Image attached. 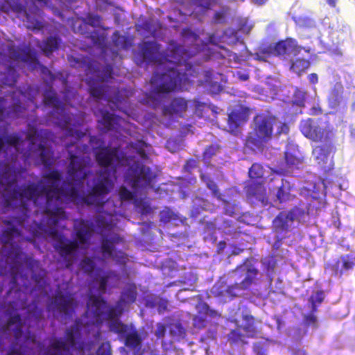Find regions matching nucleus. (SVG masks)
<instances>
[{
	"instance_id": "nucleus-1",
	"label": "nucleus",
	"mask_w": 355,
	"mask_h": 355,
	"mask_svg": "<svg viewBox=\"0 0 355 355\" xmlns=\"http://www.w3.org/2000/svg\"><path fill=\"white\" fill-rule=\"evenodd\" d=\"M160 49L155 42H144L139 45L141 61L156 65L150 80L151 92L160 95L187 89L191 85L189 76L194 71L188 62V51L173 40L164 52H160Z\"/></svg>"
},
{
	"instance_id": "nucleus-2",
	"label": "nucleus",
	"mask_w": 355,
	"mask_h": 355,
	"mask_svg": "<svg viewBox=\"0 0 355 355\" xmlns=\"http://www.w3.org/2000/svg\"><path fill=\"white\" fill-rule=\"evenodd\" d=\"M113 183L105 171H100L97 177L92 180V185L89 187L85 195H80L78 189L71 181H66L63 186L58 187L54 183L49 187L51 198L49 209V223L56 226L60 220L67 218L62 207L61 196L77 203L87 206H94L96 211L101 213L105 205V196L110 192Z\"/></svg>"
},
{
	"instance_id": "nucleus-3",
	"label": "nucleus",
	"mask_w": 355,
	"mask_h": 355,
	"mask_svg": "<svg viewBox=\"0 0 355 355\" xmlns=\"http://www.w3.org/2000/svg\"><path fill=\"white\" fill-rule=\"evenodd\" d=\"M83 323L76 319L74 323L67 327L64 333V338H54L44 349V355H73V352L84 355L85 350L90 351L92 343L83 340Z\"/></svg>"
},
{
	"instance_id": "nucleus-4",
	"label": "nucleus",
	"mask_w": 355,
	"mask_h": 355,
	"mask_svg": "<svg viewBox=\"0 0 355 355\" xmlns=\"http://www.w3.org/2000/svg\"><path fill=\"white\" fill-rule=\"evenodd\" d=\"M275 116L270 114H257L253 119L254 128L247 137V143L260 149L272 138Z\"/></svg>"
},
{
	"instance_id": "nucleus-5",
	"label": "nucleus",
	"mask_w": 355,
	"mask_h": 355,
	"mask_svg": "<svg viewBox=\"0 0 355 355\" xmlns=\"http://www.w3.org/2000/svg\"><path fill=\"white\" fill-rule=\"evenodd\" d=\"M45 196V205L44 211L49 216L50 202L51 198L49 196V187L46 185L39 186V184L31 182L24 184L17 188L13 189L9 193L8 198L5 200V205L8 207L10 205V200H32L35 205H37L39 198Z\"/></svg>"
},
{
	"instance_id": "nucleus-6",
	"label": "nucleus",
	"mask_w": 355,
	"mask_h": 355,
	"mask_svg": "<svg viewBox=\"0 0 355 355\" xmlns=\"http://www.w3.org/2000/svg\"><path fill=\"white\" fill-rule=\"evenodd\" d=\"M89 143L92 146L96 163L101 167H115L123 159V153L118 147H108L104 141L96 136H91Z\"/></svg>"
},
{
	"instance_id": "nucleus-7",
	"label": "nucleus",
	"mask_w": 355,
	"mask_h": 355,
	"mask_svg": "<svg viewBox=\"0 0 355 355\" xmlns=\"http://www.w3.org/2000/svg\"><path fill=\"white\" fill-rule=\"evenodd\" d=\"M157 174L145 164L137 161L130 165L127 179L134 190L153 188Z\"/></svg>"
},
{
	"instance_id": "nucleus-8",
	"label": "nucleus",
	"mask_w": 355,
	"mask_h": 355,
	"mask_svg": "<svg viewBox=\"0 0 355 355\" xmlns=\"http://www.w3.org/2000/svg\"><path fill=\"white\" fill-rule=\"evenodd\" d=\"M300 130L305 137L315 142L330 141L335 137L333 128L328 126L322 128L318 124V120L311 118L302 120Z\"/></svg>"
},
{
	"instance_id": "nucleus-9",
	"label": "nucleus",
	"mask_w": 355,
	"mask_h": 355,
	"mask_svg": "<svg viewBox=\"0 0 355 355\" xmlns=\"http://www.w3.org/2000/svg\"><path fill=\"white\" fill-rule=\"evenodd\" d=\"M43 103L46 106L53 108L52 115L57 119L55 122L58 126L62 129L68 127L71 122V116L64 110L62 102L57 97L55 92L53 90H46L44 94Z\"/></svg>"
},
{
	"instance_id": "nucleus-10",
	"label": "nucleus",
	"mask_w": 355,
	"mask_h": 355,
	"mask_svg": "<svg viewBox=\"0 0 355 355\" xmlns=\"http://www.w3.org/2000/svg\"><path fill=\"white\" fill-rule=\"evenodd\" d=\"M49 234L54 241L53 248L55 251L64 261L70 262V258L76 254L79 248L78 242L67 239L55 229L51 230ZM71 263H68L67 266L69 267Z\"/></svg>"
},
{
	"instance_id": "nucleus-11",
	"label": "nucleus",
	"mask_w": 355,
	"mask_h": 355,
	"mask_svg": "<svg viewBox=\"0 0 355 355\" xmlns=\"http://www.w3.org/2000/svg\"><path fill=\"white\" fill-rule=\"evenodd\" d=\"M101 24H78V33L87 38L91 39L94 44L102 49V53L108 55V48L105 45L107 37L105 35L106 28Z\"/></svg>"
},
{
	"instance_id": "nucleus-12",
	"label": "nucleus",
	"mask_w": 355,
	"mask_h": 355,
	"mask_svg": "<svg viewBox=\"0 0 355 355\" xmlns=\"http://www.w3.org/2000/svg\"><path fill=\"white\" fill-rule=\"evenodd\" d=\"M69 159L70 160L67 169L69 176L73 180L81 182L89 173V168L91 161L89 157L77 156L69 150Z\"/></svg>"
},
{
	"instance_id": "nucleus-13",
	"label": "nucleus",
	"mask_w": 355,
	"mask_h": 355,
	"mask_svg": "<svg viewBox=\"0 0 355 355\" xmlns=\"http://www.w3.org/2000/svg\"><path fill=\"white\" fill-rule=\"evenodd\" d=\"M321 145L315 146L312 154L318 165L324 170L328 171L333 167V154L336 148L334 145V140L330 141H321Z\"/></svg>"
},
{
	"instance_id": "nucleus-14",
	"label": "nucleus",
	"mask_w": 355,
	"mask_h": 355,
	"mask_svg": "<svg viewBox=\"0 0 355 355\" xmlns=\"http://www.w3.org/2000/svg\"><path fill=\"white\" fill-rule=\"evenodd\" d=\"M107 307L106 300L101 297L91 295L88 298L87 313L92 318L94 325L100 326L105 320V310Z\"/></svg>"
},
{
	"instance_id": "nucleus-15",
	"label": "nucleus",
	"mask_w": 355,
	"mask_h": 355,
	"mask_svg": "<svg viewBox=\"0 0 355 355\" xmlns=\"http://www.w3.org/2000/svg\"><path fill=\"white\" fill-rule=\"evenodd\" d=\"M122 239L118 234H113L110 238L103 236L101 239V250L104 255H108L119 263H125L127 260L126 254L121 250H115L114 244L119 243Z\"/></svg>"
},
{
	"instance_id": "nucleus-16",
	"label": "nucleus",
	"mask_w": 355,
	"mask_h": 355,
	"mask_svg": "<svg viewBox=\"0 0 355 355\" xmlns=\"http://www.w3.org/2000/svg\"><path fill=\"white\" fill-rule=\"evenodd\" d=\"M250 115V110L249 107L241 105L239 108L233 109L228 114L227 127L229 132L234 135H238L241 133L239 128L248 121Z\"/></svg>"
},
{
	"instance_id": "nucleus-17",
	"label": "nucleus",
	"mask_w": 355,
	"mask_h": 355,
	"mask_svg": "<svg viewBox=\"0 0 355 355\" xmlns=\"http://www.w3.org/2000/svg\"><path fill=\"white\" fill-rule=\"evenodd\" d=\"M8 55L14 61L21 60L28 64L32 70L37 69L40 65L36 52L32 50L30 46H26L19 50H17L14 47H10L8 49Z\"/></svg>"
},
{
	"instance_id": "nucleus-18",
	"label": "nucleus",
	"mask_w": 355,
	"mask_h": 355,
	"mask_svg": "<svg viewBox=\"0 0 355 355\" xmlns=\"http://www.w3.org/2000/svg\"><path fill=\"white\" fill-rule=\"evenodd\" d=\"M10 248L7 250L5 254L7 259H9L11 262L10 266V275L12 277V282L16 283L18 275L19 272V268L22 266L23 259L24 256L27 254H24L21 248L14 243H11Z\"/></svg>"
},
{
	"instance_id": "nucleus-19",
	"label": "nucleus",
	"mask_w": 355,
	"mask_h": 355,
	"mask_svg": "<svg viewBox=\"0 0 355 355\" xmlns=\"http://www.w3.org/2000/svg\"><path fill=\"white\" fill-rule=\"evenodd\" d=\"M295 216L294 209L279 212L272 221L274 231L278 234H286L290 231Z\"/></svg>"
},
{
	"instance_id": "nucleus-20",
	"label": "nucleus",
	"mask_w": 355,
	"mask_h": 355,
	"mask_svg": "<svg viewBox=\"0 0 355 355\" xmlns=\"http://www.w3.org/2000/svg\"><path fill=\"white\" fill-rule=\"evenodd\" d=\"M355 266V257L351 254L343 255L332 263L327 265L328 269L333 275L342 277L344 272L352 270Z\"/></svg>"
},
{
	"instance_id": "nucleus-21",
	"label": "nucleus",
	"mask_w": 355,
	"mask_h": 355,
	"mask_svg": "<svg viewBox=\"0 0 355 355\" xmlns=\"http://www.w3.org/2000/svg\"><path fill=\"white\" fill-rule=\"evenodd\" d=\"M87 76H92L102 83L108 81L112 78L113 67L112 64H106L102 69L98 66L95 61H89L85 66Z\"/></svg>"
},
{
	"instance_id": "nucleus-22",
	"label": "nucleus",
	"mask_w": 355,
	"mask_h": 355,
	"mask_svg": "<svg viewBox=\"0 0 355 355\" xmlns=\"http://www.w3.org/2000/svg\"><path fill=\"white\" fill-rule=\"evenodd\" d=\"M24 220L18 218H13L12 220H3V223L7 226L2 232L1 241L3 244H11L15 238L21 236V231L15 226L14 223H17L19 225L23 224Z\"/></svg>"
},
{
	"instance_id": "nucleus-23",
	"label": "nucleus",
	"mask_w": 355,
	"mask_h": 355,
	"mask_svg": "<svg viewBox=\"0 0 355 355\" xmlns=\"http://www.w3.org/2000/svg\"><path fill=\"white\" fill-rule=\"evenodd\" d=\"M258 274V269L252 266H249L247 268L244 279L240 283H235L227 286L226 289L227 293L236 296V294L234 293V291L248 289L254 282Z\"/></svg>"
},
{
	"instance_id": "nucleus-24",
	"label": "nucleus",
	"mask_w": 355,
	"mask_h": 355,
	"mask_svg": "<svg viewBox=\"0 0 355 355\" xmlns=\"http://www.w3.org/2000/svg\"><path fill=\"white\" fill-rule=\"evenodd\" d=\"M53 304L55 308L67 316H71L75 305L74 299L71 294L58 293L54 297Z\"/></svg>"
},
{
	"instance_id": "nucleus-25",
	"label": "nucleus",
	"mask_w": 355,
	"mask_h": 355,
	"mask_svg": "<svg viewBox=\"0 0 355 355\" xmlns=\"http://www.w3.org/2000/svg\"><path fill=\"white\" fill-rule=\"evenodd\" d=\"M275 55L284 56L286 55L298 54L302 48L297 45V41L293 38L288 37L286 40H280L274 44Z\"/></svg>"
},
{
	"instance_id": "nucleus-26",
	"label": "nucleus",
	"mask_w": 355,
	"mask_h": 355,
	"mask_svg": "<svg viewBox=\"0 0 355 355\" xmlns=\"http://www.w3.org/2000/svg\"><path fill=\"white\" fill-rule=\"evenodd\" d=\"M112 40L114 46L116 49V51L111 50L112 59L114 60L119 56V50H128L132 46L134 37L129 35H122L119 31H115L112 35Z\"/></svg>"
},
{
	"instance_id": "nucleus-27",
	"label": "nucleus",
	"mask_w": 355,
	"mask_h": 355,
	"mask_svg": "<svg viewBox=\"0 0 355 355\" xmlns=\"http://www.w3.org/2000/svg\"><path fill=\"white\" fill-rule=\"evenodd\" d=\"M75 235L79 244H87L93 232L89 221L80 219L74 227Z\"/></svg>"
},
{
	"instance_id": "nucleus-28",
	"label": "nucleus",
	"mask_w": 355,
	"mask_h": 355,
	"mask_svg": "<svg viewBox=\"0 0 355 355\" xmlns=\"http://www.w3.org/2000/svg\"><path fill=\"white\" fill-rule=\"evenodd\" d=\"M86 82L89 86V94L92 97L96 99H101L104 97L107 98L109 86L103 84L102 82L97 80L96 78L92 76H89Z\"/></svg>"
},
{
	"instance_id": "nucleus-29",
	"label": "nucleus",
	"mask_w": 355,
	"mask_h": 355,
	"mask_svg": "<svg viewBox=\"0 0 355 355\" xmlns=\"http://www.w3.org/2000/svg\"><path fill=\"white\" fill-rule=\"evenodd\" d=\"M188 108V101L182 97L173 98L169 105L165 108V111L169 114H175L183 116Z\"/></svg>"
},
{
	"instance_id": "nucleus-30",
	"label": "nucleus",
	"mask_w": 355,
	"mask_h": 355,
	"mask_svg": "<svg viewBox=\"0 0 355 355\" xmlns=\"http://www.w3.org/2000/svg\"><path fill=\"white\" fill-rule=\"evenodd\" d=\"M343 92V86L340 83H336L331 88L327 96V102L330 108L336 109L340 105Z\"/></svg>"
},
{
	"instance_id": "nucleus-31",
	"label": "nucleus",
	"mask_w": 355,
	"mask_h": 355,
	"mask_svg": "<svg viewBox=\"0 0 355 355\" xmlns=\"http://www.w3.org/2000/svg\"><path fill=\"white\" fill-rule=\"evenodd\" d=\"M242 319L244 324L241 326V329L245 334L247 338H256L260 333V330L257 327V320L250 314H243Z\"/></svg>"
},
{
	"instance_id": "nucleus-32",
	"label": "nucleus",
	"mask_w": 355,
	"mask_h": 355,
	"mask_svg": "<svg viewBox=\"0 0 355 355\" xmlns=\"http://www.w3.org/2000/svg\"><path fill=\"white\" fill-rule=\"evenodd\" d=\"M137 297V291L135 284H128L121 292L120 300L118 304H132Z\"/></svg>"
},
{
	"instance_id": "nucleus-33",
	"label": "nucleus",
	"mask_w": 355,
	"mask_h": 355,
	"mask_svg": "<svg viewBox=\"0 0 355 355\" xmlns=\"http://www.w3.org/2000/svg\"><path fill=\"white\" fill-rule=\"evenodd\" d=\"M125 338V345L127 347L139 350L141 347L142 339L136 329L127 333L123 336Z\"/></svg>"
},
{
	"instance_id": "nucleus-34",
	"label": "nucleus",
	"mask_w": 355,
	"mask_h": 355,
	"mask_svg": "<svg viewBox=\"0 0 355 355\" xmlns=\"http://www.w3.org/2000/svg\"><path fill=\"white\" fill-rule=\"evenodd\" d=\"M126 92L127 91L123 89L115 87H109L107 98H108L110 102H112L115 105H118L125 101V97L127 96L125 94Z\"/></svg>"
},
{
	"instance_id": "nucleus-35",
	"label": "nucleus",
	"mask_w": 355,
	"mask_h": 355,
	"mask_svg": "<svg viewBox=\"0 0 355 355\" xmlns=\"http://www.w3.org/2000/svg\"><path fill=\"white\" fill-rule=\"evenodd\" d=\"M7 325L10 327L15 325L14 329V337L16 340L21 338L23 334V324L21 315L18 313L10 315L7 321Z\"/></svg>"
},
{
	"instance_id": "nucleus-36",
	"label": "nucleus",
	"mask_w": 355,
	"mask_h": 355,
	"mask_svg": "<svg viewBox=\"0 0 355 355\" xmlns=\"http://www.w3.org/2000/svg\"><path fill=\"white\" fill-rule=\"evenodd\" d=\"M60 39L57 36H50L42 43L41 49L46 56H49L58 49Z\"/></svg>"
},
{
	"instance_id": "nucleus-37",
	"label": "nucleus",
	"mask_w": 355,
	"mask_h": 355,
	"mask_svg": "<svg viewBox=\"0 0 355 355\" xmlns=\"http://www.w3.org/2000/svg\"><path fill=\"white\" fill-rule=\"evenodd\" d=\"M235 323L236 324V328L235 329H232L227 335V340L230 343L232 344H245L247 343L245 341V338H247L245 334H243L241 330V325L237 324V320H235Z\"/></svg>"
},
{
	"instance_id": "nucleus-38",
	"label": "nucleus",
	"mask_w": 355,
	"mask_h": 355,
	"mask_svg": "<svg viewBox=\"0 0 355 355\" xmlns=\"http://www.w3.org/2000/svg\"><path fill=\"white\" fill-rule=\"evenodd\" d=\"M21 142V137L18 133H12L6 137L0 135V153L4 150L5 144L17 148Z\"/></svg>"
},
{
	"instance_id": "nucleus-39",
	"label": "nucleus",
	"mask_w": 355,
	"mask_h": 355,
	"mask_svg": "<svg viewBox=\"0 0 355 355\" xmlns=\"http://www.w3.org/2000/svg\"><path fill=\"white\" fill-rule=\"evenodd\" d=\"M271 55H275L274 45H263L260 46L254 54V59L259 61H266Z\"/></svg>"
},
{
	"instance_id": "nucleus-40",
	"label": "nucleus",
	"mask_w": 355,
	"mask_h": 355,
	"mask_svg": "<svg viewBox=\"0 0 355 355\" xmlns=\"http://www.w3.org/2000/svg\"><path fill=\"white\" fill-rule=\"evenodd\" d=\"M40 153V159L45 168H50L53 164V152L49 150L45 145L40 144L38 145Z\"/></svg>"
},
{
	"instance_id": "nucleus-41",
	"label": "nucleus",
	"mask_w": 355,
	"mask_h": 355,
	"mask_svg": "<svg viewBox=\"0 0 355 355\" xmlns=\"http://www.w3.org/2000/svg\"><path fill=\"white\" fill-rule=\"evenodd\" d=\"M99 122L103 125L105 131H110L114 129L115 124V119L114 114L107 110L101 111V119Z\"/></svg>"
},
{
	"instance_id": "nucleus-42",
	"label": "nucleus",
	"mask_w": 355,
	"mask_h": 355,
	"mask_svg": "<svg viewBox=\"0 0 355 355\" xmlns=\"http://www.w3.org/2000/svg\"><path fill=\"white\" fill-rule=\"evenodd\" d=\"M263 186L259 182H252L246 187V193L248 197L259 198L263 191Z\"/></svg>"
},
{
	"instance_id": "nucleus-43",
	"label": "nucleus",
	"mask_w": 355,
	"mask_h": 355,
	"mask_svg": "<svg viewBox=\"0 0 355 355\" xmlns=\"http://www.w3.org/2000/svg\"><path fill=\"white\" fill-rule=\"evenodd\" d=\"M309 67V62L304 58H297L291 64V69L298 75L304 73Z\"/></svg>"
},
{
	"instance_id": "nucleus-44",
	"label": "nucleus",
	"mask_w": 355,
	"mask_h": 355,
	"mask_svg": "<svg viewBox=\"0 0 355 355\" xmlns=\"http://www.w3.org/2000/svg\"><path fill=\"white\" fill-rule=\"evenodd\" d=\"M248 175L251 180L257 181L263 179L264 175V169L261 164L254 163L249 168Z\"/></svg>"
},
{
	"instance_id": "nucleus-45",
	"label": "nucleus",
	"mask_w": 355,
	"mask_h": 355,
	"mask_svg": "<svg viewBox=\"0 0 355 355\" xmlns=\"http://www.w3.org/2000/svg\"><path fill=\"white\" fill-rule=\"evenodd\" d=\"M285 161L288 169L298 168L300 164L302 163V159L291 152H285Z\"/></svg>"
},
{
	"instance_id": "nucleus-46",
	"label": "nucleus",
	"mask_w": 355,
	"mask_h": 355,
	"mask_svg": "<svg viewBox=\"0 0 355 355\" xmlns=\"http://www.w3.org/2000/svg\"><path fill=\"white\" fill-rule=\"evenodd\" d=\"M18 73L15 69L9 66L3 77V84L8 86H14L18 78Z\"/></svg>"
},
{
	"instance_id": "nucleus-47",
	"label": "nucleus",
	"mask_w": 355,
	"mask_h": 355,
	"mask_svg": "<svg viewBox=\"0 0 355 355\" xmlns=\"http://www.w3.org/2000/svg\"><path fill=\"white\" fill-rule=\"evenodd\" d=\"M121 304L117 302L116 306L109 307L107 312H105V319L111 321L117 320L123 313Z\"/></svg>"
},
{
	"instance_id": "nucleus-48",
	"label": "nucleus",
	"mask_w": 355,
	"mask_h": 355,
	"mask_svg": "<svg viewBox=\"0 0 355 355\" xmlns=\"http://www.w3.org/2000/svg\"><path fill=\"white\" fill-rule=\"evenodd\" d=\"M110 330L123 337L128 331V325L122 323L119 320L111 321L109 325Z\"/></svg>"
},
{
	"instance_id": "nucleus-49",
	"label": "nucleus",
	"mask_w": 355,
	"mask_h": 355,
	"mask_svg": "<svg viewBox=\"0 0 355 355\" xmlns=\"http://www.w3.org/2000/svg\"><path fill=\"white\" fill-rule=\"evenodd\" d=\"M291 188L289 185H286L284 182H282V185L278 188L276 196L278 201L280 203L286 202L290 200L291 194Z\"/></svg>"
},
{
	"instance_id": "nucleus-50",
	"label": "nucleus",
	"mask_w": 355,
	"mask_h": 355,
	"mask_svg": "<svg viewBox=\"0 0 355 355\" xmlns=\"http://www.w3.org/2000/svg\"><path fill=\"white\" fill-rule=\"evenodd\" d=\"M26 265L28 269L33 273V277L40 268V263L39 261L33 259L32 256H24L23 259L22 266Z\"/></svg>"
},
{
	"instance_id": "nucleus-51",
	"label": "nucleus",
	"mask_w": 355,
	"mask_h": 355,
	"mask_svg": "<svg viewBox=\"0 0 355 355\" xmlns=\"http://www.w3.org/2000/svg\"><path fill=\"white\" fill-rule=\"evenodd\" d=\"M169 331L170 334L176 339L184 338L186 335V331L180 323L171 324Z\"/></svg>"
},
{
	"instance_id": "nucleus-52",
	"label": "nucleus",
	"mask_w": 355,
	"mask_h": 355,
	"mask_svg": "<svg viewBox=\"0 0 355 355\" xmlns=\"http://www.w3.org/2000/svg\"><path fill=\"white\" fill-rule=\"evenodd\" d=\"M219 149L218 145L211 144L206 147L202 153V160L206 164H209L211 158L214 156Z\"/></svg>"
},
{
	"instance_id": "nucleus-53",
	"label": "nucleus",
	"mask_w": 355,
	"mask_h": 355,
	"mask_svg": "<svg viewBox=\"0 0 355 355\" xmlns=\"http://www.w3.org/2000/svg\"><path fill=\"white\" fill-rule=\"evenodd\" d=\"M159 218L160 221L164 223H167L178 218L177 214L168 207H165L160 211Z\"/></svg>"
},
{
	"instance_id": "nucleus-54",
	"label": "nucleus",
	"mask_w": 355,
	"mask_h": 355,
	"mask_svg": "<svg viewBox=\"0 0 355 355\" xmlns=\"http://www.w3.org/2000/svg\"><path fill=\"white\" fill-rule=\"evenodd\" d=\"M112 271L105 272L98 279V291L100 293L103 294L106 292L109 279L114 275Z\"/></svg>"
},
{
	"instance_id": "nucleus-55",
	"label": "nucleus",
	"mask_w": 355,
	"mask_h": 355,
	"mask_svg": "<svg viewBox=\"0 0 355 355\" xmlns=\"http://www.w3.org/2000/svg\"><path fill=\"white\" fill-rule=\"evenodd\" d=\"M200 178L202 179V181L206 182L207 187L211 191L213 194L219 198L220 193L219 192L218 186L214 182V181L211 180L209 176L206 175L202 173H201L200 174Z\"/></svg>"
},
{
	"instance_id": "nucleus-56",
	"label": "nucleus",
	"mask_w": 355,
	"mask_h": 355,
	"mask_svg": "<svg viewBox=\"0 0 355 355\" xmlns=\"http://www.w3.org/2000/svg\"><path fill=\"white\" fill-rule=\"evenodd\" d=\"M80 267L85 273L92 275L94 273L96 264L92 259L86 257L80 261Z\"/></svg>"
},
{
	"instance_id": "nucleus-57",
	"label": "nucleus",
	"mask_w": 355,
	"mask_h": 355,
	"mask_svg": "<svg viewBox=\"0 0 355 355\" xmlns=\"http://www.w3.org/2000/svg\"><path fill=\"white\" fill-rule=\"evenodd\" d=\"M305 100L306 92L298 88L295 89L293 96V104L300 107H303L304 106Z\"/></svg>"
},
{
	"instance_id": "nucleus-58",
	"label": "nucleus",
	"mask_w": 355,
	"mask_h": 355,
	"mask_svg": "<svg viewBox=\"0 0 355 355\" xmlns=\"http://www.w3.org/2000/svg\"><path fill=\"white\" fill-rule=\"evenodd\" d=\"M146 146L144 141H138L132 145V148L135 150L137 154H138L142 159H148V156L145 150Z\"/></svg>"
},
{
	"instance_id": "nucleus-59",
	"label": "nucleus",
	"mask_w": 355,
	"mask_h": 355,
	"mask_svg": "<svg viewBox=\"0 0 355 355\" xmlns=\"http://www.w3.org/2000/svg\"><path fill=\"white\" fill-rule=\"evenodd\" d=\"M12 10L18 18L25 17L26 22H32L26 12V8L22 4L15 3L12 6Z\"/></svg>"
},
{
	"instance_id": "nucleus-60",
	"label": "nucleus",
	"mask_w": 355,
	"mask_h": 355,
	"mask_svg": "<svg viewBox=\"0 0 355 355\" xmlns=\"http://www.w3.org/2000/svg\"><path fill=\"white\" fill-rule=\"evenodd\" d=\"M303 324L306 327H311L314 329L318 328V318L315 314H306L304 315Z\"/></svg>"
},
{
	"instance_id": "nucleus-61",
	"label": "nucleus",
	"mask_w": 355,
	"mask_h": 355,
	"mask_svg": "<svg viewBox=\"0 0 355 355\" xmlns=\"http://www.w3.org/2000/svg\"><path fill=\"white\" fill-rule=\"evenodd\" d=\"M119 196L121 201H128L134 199L135 193L125 187L121 186L119 189Z\"/></svg>"
},
{
	"instance_id": "nucleus-62",
	"label": "nucleus",
	"mask_w": 355,
	"mask_h": 355,
	"mask_svg": "<svg viewBox=\"0 0 355 355\" xmlns=\"http://www.w3.org/2000/svg\"><path fill=\"white\" fill-rule=\"evenodd\" d=\"M182 36L184 40H190L192 43L197 42L198 35L189 28H184L182 31Z\"/></svg>"
},
{
	"instance_id": "nucleus-63",
	"label": "nucleus",
	"mask_w": 355,
	"mask_h": 355,
	"mask_svg": "<svg viewBox=\"0 0 355 355\" xmlns=\"http://www.w3.org/2000/svg\"><path fill=\"white\" fill-rule=\"evenodd\" d=\"M137 207L139 209V212L142 215H148L152 212V208L148 202L139 201L137 203Z\"/></svg>"
},
{
	"instance_id": "nucleus-64",
	"label": "nucleus",
	"mask_w": 355,
	"mask_h": 355,
	"mask_svg": "<svg viewBox=\"0 0 355 355\" xmlns=\"http://www.w3.org/2000/svg\"><path fill=\"white\" fill-rule=\"evenodd\" d=\"M97 355H112L111 346L108 342L103 343L96 351Z\"/></svg>"
}]
</instances>
